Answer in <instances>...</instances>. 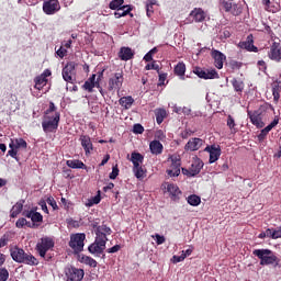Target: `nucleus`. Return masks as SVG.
<instances>
[{"instance_id": "19", "label": "nucleus", "mask_w": 281, "mask_h": 281, "mask_svg": "<svg viewBox=\"0 0 281 281\" xmlns=\"http://www.w3.org/2000/svg\"><path fill=\"white\" fill-rule=\"evenodd\" d=\"M135 56V53L133 52V49L131 47H121L120 52H119V58L120 60H133Z\"/></svg>"}, {"instance_id": "2", "label": "nucleus", "mask_w": 281, "mask_h": 281, "mask_svg": "<svg viewBox=\"0 0 281 281\" xmlns=\"http://www.w3.org/2000/svg\"><path fill=\"white\" fill-rule=\"evenodd\" d=\"M10 256L14 262L20 265H29L30 267H38V259L30 252H25L23 248L15 246L10 249Z\"/></svg>"}, {"instance_id": "17", "label": "nucleus", "mask_w": 281, "mask_h": 281, "mask_svg": "<svg viewBox=\"0 0 281 281\" xmlns=\"http://www.w3.org/2000/svg\"><path fill=\"white\" fill-rule=\"evenodd\" d=\"M205 142L199 137H193L188 140V143L184 145V150H189L190 153H194L195 150H199L201 146H203Z\"/></svg>"}, {"instance_id": "41", "label": "nucleus", "mask_w": 281, "mask_h": 281, "mask_svg": "<svg viewBox=\"0 0 281 281\" xmlns=\"http://www.w3.org/2000/svg\"><path fill=\"white\" fill-rule=\"evenodd\" d=\"M188 203H189V205L196 207L198 205H201V196H199L196 194L189 195Z\"/></svg>"}, {"instance_id": "1", "label": "nucleus", "mask_w": 281, "mask_h": 281, "mask_svg": "<svg viewBox=\"0 0 281 281\" xmlns=\"http://www.w3.org/2000/svg\"><path fill=\"white\" fill-rule=\"evenodd\" d=\"M58 108L50 101L48 109L44 112V119L42 122V128L44 133H56L58 125L60 124V112H57Z\"/></svg>"}, {"instance_id": "38", "label": "nucleus", "mask_w": 281, "mask_h": 281, "mask_svg": "<svg viewBox=\"0 0 281 281\" xmlns=\"http://www.w3.org/2000/svg\"><path fill=\"white\" fill-rule=\"evenodd\" d=\"M95 236L97 237L94 243H98L99 245H103V247H106V241L109 240V238H106V234L95 232Z\"/></svg>"}, {"instance_id": "55", "label": "nucleus", "mask_w": 281, "mask_h": 281, "mask_svg": "<svg viewBox=\"0 0 281 281\" xmlns=\"http://www.w3.org/2000/svg\"><path fill=\"white\" fill-rule=\"evenodd\" d=\"M133 133H135L136 135H142V133H144V126H142V124L139 123L134 124Z\"/></svg>"}, {"instance_id": "48", "label": "nucleus", "mask_w": 281, "mask_h": 281, "mask_svg": "<svg viewBox=\"0 0 281 281\" xmlns=\"http://www.w3.org/2000/svg\"><path fill=\"white\" fill-rule=\"evenodd\" d=\"M229 67L233 69V71H236L243 67V61L232 59L229 61Z\"/></svg>"}, {"instance_id": "34", "label": "nucleus", "mask_w": 281, "mask_h": 281, "mask_svg": "<svg viewBox=\"0 0 281 281\" xmlns=\"http://www.w3.org/2000/svg\"><path fill=\"white\" fill-rule=\"evenodd\" d=\"M280 91H281V82L277 80L272 83V95H273L274 102H278V100H280Z\"/></svg>"}, {"instance_id": "36", "label": "nucleus", "mask_w": 281, "mask_h": 281, "mask_svg": "<svg viewBox=\"0 0 281 281\" xmlns=\"http://www.w3.org/2000/svg\"><path fill=\"white\" fill-rule=\"evenodd\" d=\"M10 144H13V148H15L16 150H19V148H23L24 150L25 148H27V142H25V139L23 138L11 139Z\"/></svg>"}, {"instance_id": "56", "label": "nucleus", "mask_w": 281, "mask_h": 281, "mask_svg": "<svg viewBox=\"0 0 281 281\" xmlns=\"http://www.w3.org/2000/svg\"><path fill=\"white\" fill-rule=\"evenodd\" d=\"M46 203L53 207V210H58V204L56 203V200L53 196L47 198Z\"/></svg>"}, {"instance_id": "26", "label": "nucleus", "mask_w": 281, "mask_h": 281, "mask_svg": "<svg viewBox=\"0 0 281 281\" xmlns=\"http://www.w3.org/2000/svg\"><path fill=\"white\" fill-rule=\"evenodd\" d=\"M130 161H132L133 168H138V166H142V164H144V155L137 151H133L131 154Z\"/></svg>"}, {"instance_id": "23", "label": "nucleus", "mask_w": 281, "mask_h": 281, "mask_svg": "<svg viewBox=\"0 0 281 281\" xmlns=\"http://www.w3.org/2000/svg\"><path fill=\"white\" fill-rule=\"evenodd\" d=\"M104 249H106V246H103L102 244H98V241L92 243L88 247V251L97 256H101V254H104Z\"/></svg>"}, {"instance_id": "5", "label": "nucleus", "mask_w": 281, "mask_h": 281, "mask_svg": "<svg viewBox=\"0 0 281 281\" xmlns=\"http://www.w3.org/2000/svg\"><path fill=\"white\" fill-rule=\"evenodd\" d=\"M267 109H269V105L263 104L258 110H255L254 112L249 110L247 111L248 117L251 124H254V126H256L257 128H265V122H262V117H265V113H267Z\"/></svg>"}, {"instance_id": "49", "label": "nucleus", "mask_w": 281, "mask_h": 281, "mask_svg": "<svg viewBox=\"0 0 281 281\" xmlns=\"http://www.w3.org/2000/svg\"><path fill=\"white\" fill-rule=\"evenodd\" d=\"M9 148H11L8 151L9 157H12V159H16V155H19V151H18V149L14 148V143H10Z\"/></svg>"}, {"instance_id": "57", "label": "nucleus", "mask_w": 281, "mask_h": 281, "mask_svg": "<svg viewBox=\"0 0 281 281\" xmlns=\"http://www.w3.org/2000/svg\"><path fill=\"white\" fill-rule=\"evenodd\" d=\"M269 135V132L267 130H261V132L259 133L258 140L259 142H265V139H267V136Z\"/></svg>"}, {"instance_id": "58", "label": "nucleus", "mask_w": 281, "mask_h": 281, "mask_svg": "<svg viewBox=\"0 0 281 281\" xmlns=\"http://www.w3.org/2000/svg\"><path fill=\"white\" fill-rule=\"evenodd\" d=\"M56 54L59 58H64L65 56H67V48H64L63 46H60L57 50Z\"/></svg>"}, {"instance_id": "64", "label": "nucleus", "mask_w": 281, "mask_h": 281, "mask_svg": "<svg viewBox=\"0 0 281 281\" xmlns=\"http://www.w3.org/2000/svg\"><path fill=\"white\" fill-rule=\"evenodd\" d=\"M273 240H278V238H281V227L274 228Z\"/></svg>"}, {"instance_id": "30", "label": "nucleus", "mask_w": 281, "mask_h": 281, "mask_svg": "<svg viewBox=\"0 0 281 281\" xmlns=\"http://www.w3.org/2000/svg\"><path fill=\"white\" fill-rule=\"evenodd\" d=\"M66 166H68V168H72V169L87 170V165H85V162H82V160H78V159L67 160Z\"/></svg>"}, {"instance_id": "6", "label": "nucleus", "mask_w": 281, "mask_h": 281, "mask_svg": "<svg viewBox=\"0 0 281 281\" xmlns=\"http://www.w3.org/2000/svg\"><path fill=\"white\" fill-rule=\"evenodd\" d=\"M85 240H87V235L85 233L71 234L68 245L75 254H80L85 250Z\"/></svg>"}, {"instance_id": "45", "label": "nucleus", "mask_w": 281, "mask_h": 281, "mask_svg": "<svg viewBox=\"0 0 281 281\" xmlns=\"http://www.w3.org/2000/svg\"><path fill=\"white\" fill-rule=\"evenodd\" d=\"M226 125L232 132L236 133V121L234 120V116H227Z\"/></svg>"}, {"instance_id": "20", "label": "nucleus", "mask_w": 281, "mask_h": 281, "mask_svg": "<svg viewBox=\"0 0 281 281\" xmlns=\"http://www.w3.org/2000/svg\"><path fill=\"white\" fill-rule=\"evenodd\" d=\"M203 160H201V158L195 157L193 158V161L191 164L190 170H191V175L193 177H196V175H199L201 172V170H203Z\"/></svg>"}, {"instance_id": "54", "label": "nucleus", "mask_w": 281, "mask_h": 281, "mask_svg": "<svg viewBox=\"0 0 281 281\" xmlns=\"http://www.w3.org/2000/svg\"><path fill=\"white\" fill-rule=\"evenodd\" d=\"M280 120L279 119H274L268 126H266L263 130L267 131L268 133L270 131H273V128H276V126H278Z\"/></svg>"}, {"instance_id": "59", "label": "nucleus", "mask_w": 281, "mask_h": 281, "mask_svg": "<svg viewBox=\"0 0 281 281\" xmlns=\"http://www.w3.org/2000/svg\"><path fill=\"white\" fill-rule=\"evenodd\" d=\"M183 260H186V255H182V254L180 256L175 255L172 257V262L175 265H177V262H183Z\"/></svg>"}, {"instance_id": "61", "label": "nucleus", "mask_w": 281, "mask_h": 281, "mask_svg": "<svg viewBox=\"0 0 281 281\" xmlns=\"http://www.w3.org/2000/svg\"><path fill=\"white\" fill-rule=\"evenodd\" d=\"M167 78H168V74H159L158 87H164Z\"/></svg>"}, {"instance_id": "12", "label": "nucleus", "mask_w": 281, "mask_h": 281, "mask_svg": "<svg viewBox=\"0 0 281 281\" xmlns=\"http://www.w3.org/2000/svg\"><path fill=\"white\" fill-rule=\"evenodd\" d=\"M193 74H195L198 78H202L203 80H215L216 78H218V72L215 69L203 70L200 67H196L193 70Z\"/></svg>"}, {"instance_id": "32", "label": "nucleus", "mask_w": 281, "mask_h": 281, "mask_svg": "<svg viewBox=\"0 0 281 281\" xmlns=\"http://www.w3.org/2000/svg\"><path fill=\"white\" fill-rule=\"evenodd\" d=\"M231 85H233L234 91H236V93H243V91H245V82L240 79L233 78L231 80Z\"/></svg>"}, {"instance_id": "39", "label": "nucleus", "mask_w": 281, "mask_h": 281, "mask_svg": "<svg viewBox=\"0 0 281 281\" xmlns=\"http://www.w3.org/2000/svg\"><path fill=\"white\" fill-rule=\"evenodd\" d=\"M133 172L136 179H144V177H146V170H144L142 165H138V167H133Z\"/></svg>"}, {"instance_id": "11", "label": "nucleus", "mask_w": 281, "mask_h": 281, "mask_svg": "<svg viewBox=\"0 0 281 281\" xmlns=\"http://www.w3.org/2000/svg\"><path fill=\"white\" fill-rule=\"evenodd\" d=\"M43 12L47 15L60 12V2L58 0H46L43 3Z\"/></svg>"}, {"instance_id": "63", "label": "nucleus", "mask_w": 281, "mask_h": 281, "mask_svg": "<svg viewBox=\"0 0 281 281\" xmlns=\"http://www.w3.org/2000/svg\"><path fill=\"white\" fill-rule=\"evenodd\" d=\"M194 132H192L191 130H184L182 133H181V137L182 139H188V137L192 136Z\"/></svg>"}, {"instance_id": "52", "label": "nucleus", "mask_w": 281, "mask_h": 281, "mask_svg": "<svg viewBox=\"0 0 281 281\" xmlns=\"http://www.w3.org/2000/svg\"><path fill=\"white\" fill-rule=\"evenodd\" d=\"M119 175H120V168H117V165H115L112 167V172L110 173L109 177L110 179L115 180L117 179Z\"/></svg>"}, {"instance_id": "28", "label": "nucleus", "mask_w": 281, "mask_h": 281, "mask_svg": "<svg viewBox=\"0 0 281 281\" xmlns=\"http://www.w3.org/2000/svg\"><path fill=\"white\" fill-rule=\"evenodd\" d=\"M173 72L179 76L180 80H186V64L183 61L178 63L173 68Z\"/></svg>"}, {"instance_id": "53", "label": "nucleus", "mask_w": 281, "mask_h": 281, "mask_svg": "<svg viewBox=\"0 0 281 281\" xmlns=\"http://www.w3.org/2000/svg\"><path fill=\"white\" fill-rule=\"evenodd\" d=\"M38 210V207H32L31 210H25L22 212V216H24L25 218H32V215L34 214V212H36Z\"/></svg>"}, {"instance_id": "37", "label": "nucleus", "mask_w": 281, "mask_h": 281, "mask_svg": "<svg viewBox=\"0 0 281 281\" xmlns=\"http://www.w3.org/2000/svg\"><path fill=\"white\" fill-rule=\"evenodd\" d=\"M239 47L247 49V52H258V47L254 45V41L240 42Z\"/></svg>"}, {"instance_id": "33", "label": "nucleus", "mask_w": 281, "mask_h": 281, "mask_svg": "<svg viewBox=\"0 0 281 281\" xmlns=\"http://www.w3.org/2000/svg\"><path fill=\"white\" fill-rule=\"evenodd\" d=\"M93 80H95V74L90 76V78H88V80H86L82 86V89H85V91H88V93H93V89H95V85H93Z\"/></svg>"}, {"instance_id": "15", "label": "nucleus", "mask_w": 281, "mask_h": 281, "mask_svg": "<svg viewBox=\"0 0 281 281\" xmlns=\"http://www.w3.org/2000/svg\"><path fill=\"white\" fill-rule=\"evenodd\" d=\"M79 142L85 150V155L89 157V155L93 153V142H91V136L82 134L79 137Z\"/></svg>"}, {"instance_id": "13", "label": "nucleus", "mask_w": 281, "mask_h": 281, "mask_svg": "<svg viewBox=\"0 0 281 281\" xmlns=\"http://www.w3.org/2000/svg\"><path fill=\"white\" fill-rule=\"evenodd\" d=\"M66 281H81L85 278V270L71 267L66 272Z\"/></svg>"}, {"instance_id": "50", "label": "nucleus", "mask_w": 281, "mask_h": 281, "mask_svg": "<svg viewBox=\"0 0 281 281\" xmlns=\"http://www.w3.org/2000/svg\"><path fill=\"white\" fill-rule=\"evenodd\" d=\"M100 201H102V199L100 198V194L98 195H94L93 198H91L89 201H88V207H91L93 205H98V203H100Z\"/></svg>"}, {"instance_id": "35", "label": "nucleus", "mask_w": 281, "mask_h": 281, "mask_svg": "<svg viewBox=\"0 0 281 281\" xmlns=\"http://www.w3.org/2000/svg\"><path fill=\"white\" fill-rule=\"evenodd\" d=\"M34 82H35L34 89H37L38 91H41V90L43 89V87H46V86H47L48 80L45 79V77H42V76L40 75V76H37V77L34 79Z\"/></svg>"}, {"instance_id": "42", "label": "nucleus", "mask_w": 281, "mask_h": 281, "mask_svg": "<svg viewBox=\"0 0 281 281\" xmlns=\"http://www.w3.org/2000/svg\"><path fill=\"white\" fill-rule=\"evenodd\" d=\"M25 225L26 227H32V223H30L25 217H20L15 223V227H18V229H23Z\"/></svg>"}, {"instance_id": "31", "label": "nucleus", "mask_w": 281, "mask_h": 281, "mask_svg": "<svg viewBox=\"0 0 281 281\" xmlns=\"http://www.w3.org/2000/svg\"><path fill=\"white\" fill-rule=\"evenodd\" d=\"M119 104H121L123 109L128 110L131 106H133V104H135V99H133L132 95L122 97L119 100Z\"/></svg>"}, {"instance_id": "27", "label": "nucleus", "mask_w": 281, "mask_h": 281, "mask_svg": "<svg viewBox=\"0 0 281 281\" xmlns=\"http://www.w3.org/2000/svg\"><path fill=\"white\" fill-rule=\"evenodd\" d=\"M190 16H192L195 23H202V21H205V11L203 9H194L191 11Z\"/></svg>"}, {"instance_id": "18", "label": "nucleus", "mask_w": 281, "mask_h": 281, "mask_svg": "<svg viewBox=\"0 0 281 281\" xmlns=\"http://www.w3.org/2000/svg\"><path fill=\"white\" fill-rule=\"evenodd\" d=\"M212 58L214 59V65L216 67V69H223V64L226 60V56L225 54H223L220 50L213 49L211 53Z\"/></svg>"}, {"instance_id": "4", "label": "nucleus", "mask_w": 281, "mask_h": 281, "mask_svg": "<svg viewBox=\"0 0 281 281\" xmlns=\"http://www.w3.org/2000/svg\"><path fill=\"white\" fill-rule=\"evenodd\" d=\"M54 239L52 237H42L35 246V251L44 260H52V256L47 255L49 249H54Z\"/></svg>"}, {"instance_id": "7", "label": "nucleus", "mask_w": 281, "mask_h": 281, "mask_svg": "<svg viewBox=\"0 0 281 281\" xmlns=\"http://www.w3.org/2000/svg\"><path fill=\"white\" fill-rule=\"evenodd\" d=\"M124 85V71L115 72L108 80V91L115 93V91H120L122 86Z\"/></svg>"}, {"instance_id": "51", "label": "nucleus", "mask_w": 281, "mask_h": 281, "mask_svg": "<svg viewBox=\"0 0 281 281\" xmlns=\"http://www.w3.org/2000/svg\"><path fill=\"white\" fill-rule=\"evenodd\" d=\"M10 278V272L5 268H0V281H8Z\"/></svg>"}, {"instance_id": "46", "label": "nucleus", "mask_w": 281, "mask_h": 281, "mask_svg": "<svg viewBox=\"0 0 281 281\" xmlns=\"http://www.w3.org/2000/svg\"><path fill=\"white\" fill-rule=\"evenodd\" d=\"M31 221L32 223H43V215L40 212L33 211ZM33 227H34V224H33Z\"/></svg>"}, {"instance_id": "29", "label": "nucleus", "mask_w": 281, "mask_h": 281, "mask_svg": "<svg viewBox=\"0 0 281 281\" xmlns=\"http://www.w3.org/2000/svg\"><path fill=\"white\" fill-rule=\"evenodd\" d=\"M132 11L133 8H131V5H123L119 11L114 12V16L115 19H122V16H127V14L133 16V13H131Z\"/></svg>"}, {"instance_id": "22", "label": "nucleus", "mask_w": 281, "mask_h": 281, "mask_svg": "<svg viewBox=\"0 0 281 281\" xmlns=\"http://www.w3.org/2000/svg\"><path fill=\"white\" fill-rule=\"evenodd\" d=\"M167 192H169L170 198L172 199V201H177L179 199V196H181V190L175 183H169L167 186Z\"/></svg>"}, {"instance_id": "14", "label": "nucleus", "mask_w": 281, "mask_h": 281, "mask_svg": "<svg viewBox=\"0 0 281 281\" xmlns=\"http://www.w3.org/2000/svg\"><path fill=\"white\" fill-rule=\"evenodd\" d=\"M204 150L210 155L209 164H215L221 158V146L218 145H207Z\"/></svg>"}, {"instance_id": "60", "label": "nucleus", "mask_w": 281, "mask_h": 281, "mask_svg": "<svg viewBox=\"0 0 281 281\" xmlns=\"http://www.w3.org/2000/svg\"><path fill=\"white\" fill-rule=\"evenodd\" d=\"M38 205L42 207V211L45 212V214H49V210L47 209V202L45 200H41L38 202Z\"/></svg>"}, {"instance_id": "21", "label": "nucleus", "mask_w": 281, "mask_h": 281, "mask_svg": "<svg viewBox=\"0 0 281 281\" xmlns=\"http://www.w3.org/2000/svg\"><path fill=\"white\" fill-rule=\"evenodd\" d=\"M78 261L81 262V265H87L88 267H92L93 269L98 267V261L90 256L78 255Z\"/></svg>"}, {"instance_id": "47", "label": "nucleus", "mask_w": 281, "mask_h": 281, "mask_svg": "<svg viewBox=\"0 0 281 281\" xmlns=\"http://www.w3.org/2000/svg\"><path fill=\"white\" fill-rule=\"evenodd\" d=\"M150 69H154V71H157L159 74V64H157V61L154 60L151 64H147L145 66V71H150Z\"/></svg>"}, {"instance_id": "24", "label": "nucleus", "mask_w": 281, "mask_h": 281, "mask_svg": "<svg viewBox=\"0 0 281 281\" xmlns=\"http://www.w3.org/2000/svg\"><path fill=\"white\" fill-rule=\"evenodd\" d=\"M25 204V200L18 201L10 211L11 218H16L21 212H23V205Z\"/></svg>"}, {"instance_id": "43", "label": "nucleus", "mask_w": 281, "mask_h": 281, "mask_svg": "<svg viewBox=\"0 0 281 281\" xmlns=\"http://www.w3.org/2000/svg\"><path fill=\"white\" fill-rule=\"evenodd\" d=\"M165 117H166V110H164V109L156 110L157 124H161L164 122Z\"/></svg>"}, {"instance_id": "62", "label": "nucleus", "mask_w": 281, "mask_h": 281, "mask_svg": "<svg viewBox=\"0 0 281 281\" xmlns=\"http://www.w3.org/2000/svg\"><path fill=\"white\" fill-rule=\"evenodd\" d=\"M120 249H122V246L115 245V246L109 248V249L106 250V252H108V254H117V251H120Z\"/></svg>"}, {"instance_id": "44", "label": "nucleus", "mask_w": 281, "mask_h": 281, "mask_svg": "<svg viewBox=\"0 0 281 281\" xmlns=\"http://www.w3.org/2000/svg\"><path fill=\"white\" fill-rule=\"evenodd\" d=\"M97 233L99 234H105V236H111V227L106 226L105 224L98 226L95 229Z\"/></svg>"}, {"instance_id": "16", "label": "nucleus", "mask_w": 281, "mask_h": 281, "mask_svg": "<svg viewBox=\"0 0 281 281\" xmlns=\"http://www.w3.org/2000/svg\"><path fill=\"white\" fill-rule=\"evenodd\" d=\"M270 60H274V63H281V46L280 43L273 42L270 52L268 54Z\"/></svg>"}, {"instance_id": "3", "label": "nucleus", "mask_w": 281, "mask_h": 281, "mask_svg": "<svg viewBox=\"0 0 281 281\" xmlns=\"http://www.w3.org/2000/svg\"><path fill=\"white\" fill-rule=\"evenodd\" d=\"M252 254L259 258L262 267L267 265H276V267H278V265H280V259L271 249H255Z\"/></svg>"}, {"instance_id": "10", "label": "nucleus", "mask_w": 281, "mask_h": 281, "mask_svg": "<svg viewBox=\"0 0 281 281\" xmlns=\"http://www.w3.org/2000/svg\"><path fill=\"white\" fill-rule=\"evenodd\" d=\"M76 61H69L63 68L61 76L65 82H74V76H76Z\"/></svg>"}, {"instance_id": "8", "label": "nucleus", "mask_w": 281, "mask_h": 281, "mask_svg": "<svg viewBox=\"0 0 281 281\" xmlns=\"http://www.w3.org/2000/svg\"><path fill=\"white\" fill-rule=\"evenodd\" d=\"M222 8L233 16H239L243 13V3L240 0H223Z\"/></svg>"}, {"instance_id": "9", "label": "nucleus", "mask_w": 281, "mask_h": 281, "mask_svg": "<svg viewBox=\"0 0 281 281\" xmlns=\"http://www.w3.org/2000/svg\"><path fill=\"white\" fill-rule=\"evenodd\" d=\"M171 165L167 169V175L169 177H179L181 175V157L171 156L170 158Z\"/></svg>"}, {"instance_id": "40", "label": "nucleus", "mask_w": 281, "mask_h": 281, "mask_svg": "<svg viewBox=\"0 0 281 281\" xmlns=\"http://www.w3.org/2000/svg\"><path fill=\"white\" fill-rule=\"evenodd\" d=\"M110 10L120 11V9L124 8V0H112L109 3Z\"/></svg>"}, {"instance_id": "25", "label": "nucleus", "mask_w": 281, "mask_h": 281, "mask_svg": "<svg viewBox=\"0 0 281 281\" xmlns=\"http://www.w3.org/2000/svg\"><path fill=\"white\" fill-rule=\"evenodd\" d=\"M151 155H161L164 153V145L159 140H151L149 144Z\"/></svg>"}]
</instances>
